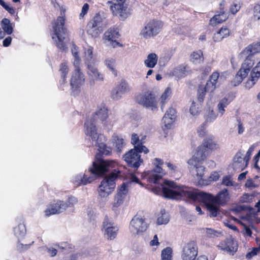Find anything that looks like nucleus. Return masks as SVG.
<instances>
[{"label": "nucleus", "instance_id": "1", "mask_svg": "<svg viewBox=\"0 0 260 260\" xmlns=\"http://www.w3.org/2000/svg\"><path fill=\"white\" fill-rule=\"evenodd\" d=\"M98 152L95 155V160L92 162V167L86 170L83 175L79 174L76 176L74 183L77 185H85L91 183L98 177H103L110 168L115 166V162L113 160H104L101 158L103 155H109L112 149L103 143H98Z\"/></svg>", "mask_w": 260, "mask_h": 260}, {"label": "nucleus", "instance_id": "2", "mask_svg": "<svg viewBox=\"0 0 260 260\" xmlns=\"http://www.w3.org/2000/svg\"><path fill=\"white\" fill-rule=\"evenodd\" d=\"M65 23V16H58L56 19L52 22V28L50 32L56 46L62 51L67 48L66 43L69 40V32Z\"/></svg>", "mask_w": 260, "mask_h": 260}, {"label": "nucleus", "instance_id": "3", "mask_svg": "<svg viewBox=\"0 0 260 260\" xmlns=\"http://www.w3.org/2000/svg\"><path fill=\"white\" fill-rule=\"evenodd\" d=\"M164 184L166 186H162V192L166 198L178 200L185 198L192 200L195 197L196 191L188 190L186 186L178 185L173 181L165 180Z\"/></svg>", "mask_w": 260, "mask_h": 260}, {"label": "nucleus", "instance_id": "4", "mask_svg": "<svg viewBox=\"0 0 260 260\" xmlns=\"http://www.w3.org/2000/svg\"><path fill=\"white\" fill-rule=\"evenodd\" d=\"M108 117V109L106 105L102 103L99 110L93 114L90 120L85 121L84 123L85 134L90 137L92 141H97L99 135L95 125V122L99 119L104 125H106Z\"/></svg>", "mask_w": 260, "mask_h": 260}, {"label": "nucleus", "instance_id": "5", "mask_svg": "<svg viewBox=\"0 0 260 260\" xmlns=\"http://www.w3.org/2000/svg\"><path fill=\"white\" fill-rule=\"evenodd\" d=\"M219 148L217 141L212 135H210L204 138L201 144L197 148L194 157L200 160H206L211 153Z\"/></svg>", "mask_w": 260, "mask_h": 260}, {"label": "nucleus", "instance_id": "6", "mask_svg": "<svg viewBox=\"0 0 260 260\" xmlns=\"http://www.w3.org/2000/svg\"><path fill=\"white\" fill-rule=\"evenodd\" d=\"M149 150L142 144V143L134 146V148L130 150L123 155L124 160L128 166L135 169L138 168L143 160L141 158L140 153L144 152L147 153Z\"/></svg>", "mask_w": 260, "mask_h": 260}, {"label": "nucleus", "instance_id": "7", "mask_svg": "<svg viewBox=\"0 0 260 260\" xmlns=\"http://www.w3.org/2000/svg\"><path fill=\"white\" fill-rule=\"evenodd\" d=\"M120 172L114 170L101 181L98 188L99 196L102 198L107 197L115 187V180Z\"/></svg>", "mask_w": 260, "mask_h": 260}, {"label": "nucleus", "instance_id": "8", "mask_svg": "<svg viewBox=\"0 0 260 260\" xmlns=\"http://www.w3.org/2000/svg\"><path fill=\"white\" fill-rule=\"evenodd\" d=\"M164 23L160 20L153 19L146 23L141 31L140 35L145 39H149L157 36L161 31Z\"/></svg>", "mask_w": 260, "mask_h": 260}, {"label": "nucleus", "instance_id": "9", "mask_svg": "<svg viewBox=\"0 0 260 260\" xmlns=\"http://www.w3.org/2000/svg\"><path fill=\"white\" fill-rule=\"evenodd\" d=\"M192 201L204 203L211 217H217L219 214V207L216 203L206 199V192L196 191Z\"/></svg>", "mask_w": 260, "mask_h": 260}, {"label": "nucleus", "instance_id": "10", "mask_svg": "<svg viewBox=\"0 0 260 260\" xmlns=\"http://www.w3.org/2000/svg\"><path fill=\"white\" fill-rule=\"evenodd\" d=\"M70 79L71 89L73 94L75 95L80 93L81 87L85 82V77L81 72L80 67H74Z\"/></svg>", "mask_w": 260, "mask_h": 260}, {"label": "nucleus", "instance_id": "11", "mask_svg": "<svg viewBox=\"0 0 260 260\" xmlns=\"http://www.w3.org/2000/svg\"><path fill=\"white\" fill-rule=\"evenodd\" d=\"M126 0H117L118 3H114L112 1H108L107 4L110 5V9L114 16H118L119 20L123 21L129 15L127 7L125 6L124 3Z\"/></svg>", "mask_w": 260, "mask_h": 260}, {"label": "nucleus", "instance_id": "12", "mask_svg": "<svg viewBox=\"0 0 260 260\" xmlns=\"http://www.w3.org/2000/svg\"><path fill=\"white\" fill-rule=\"evenodd\" d=\"M103 18L100 13H96L92 19L87 23V34L93 38H97L102 31Z\"/></svg>", "mask_w": 260, "mask_h": 260}, {"label": "nucleus", "instance_id": "13", "mask_svg": "<svg viewBox=\"0 0 260 260\" xmlns=\"http://www.w3.org/2000/svg\"><path fill=\"white\" fill-rule=\"evenodd\" d=\"M148 224L145 221V218L137 213L131 221L129 230L132 233L139 234L146 231Z\"/></svg>", "mask_w": 260, "mask_h": 260}, {"label": "nucleus", "instance_id": "14", "mask_svg": "<svg viewBox=\"0 0 260 260\" xmlns=\"http://www.w3.org/2000/svg\"><path fill=\"white\" fill-rule=\"evenodd\" d=\"M139 103L152 111L158 109L157 101L153 91H147L140 95Z\"/></svg>", "mask_w": 260, "mask_h": 260}, {"label": "nucleus", "instance_id": "15", "mask_svg": "<svg viewBox=\"0 0 260 260\" xmlns=\"http://www.w3.org/2000/svg\"><path fill=\"white\" fill-rule=\"evenodd\" d=\"M198 253V248L194 241H190L184 246L181 257L183 260H195Z\"/></svg>", "mask_w": 260, "mask_h": 260}, {"label": "nucleus", "instance_id": "16", "mask_svg": "<svg viewBox=\"0 0 260 260\" xmlns=\"http://www.w3.org/2000/svg\"><path fill=\"white\" fill-rule=\"evenodd\" d=\"M120 36V35L117 28L110 27L104 33L103 39L109 42L110 45L115 48L122 46V45L117 41Z\"/></svg>", "mask_w": 260, "mask_h": 260}, {"label": "nucleus", "instance_id": "17", "mask_svg": "<svg viewBox=\"0 0 260 260\" xmlns=\"http://www.w3.org/2000/svg\"><path fill=\"white\" fill-rule=\"evenodd\" d=\"M68 204L64 201L57 200L55 203L50 204L45 210V213L46 216L58 214L66 210L68 208Z\"/></svg>", "mask_w": 260, "mask_h": 260}, {"label": "nucleus", "instance_id": "18", "mask_svg": "<svg viewBox=\"0 0 260 260\" xmlns=\"http://www.w3.org/2000/svg\"><path fill=\"white\" fill-rule=\"evenodd\" d=\"M131 88L128 83L124 79H122L116 87L112 90L111 98L115 100H119L123 94L129 92Z\"/></svg>", "mask_w": 260, "mask_h": 260}, {"label": "nucleus", "instance_id": "19", "mask_svg": "<svg viewBox=\"0 0 260 260\" xmlns=\"http://www.w3.org/2000/svg\"><path fill=\"white\" fill-rule=\"evenodd\" d=\"M206 200L209 201H214L217 205H224L229 199L228 189L224 188L219 192L216 196L210 193H206Z\"/></svg>", "mask_w": 260, "mask_h": 260}, {"label": "nucleus", "instance_id": "20", "mask_svg": "<svg viewBox=\"0 0 260 260\" xmlns=\"http://www.w3.org/2000/svg\"><path fill=\"white\" fill-rule=\"evenodd\" d=\"M176 110L173 107H170L166 111L162 119L164 129L171 128L176 118Z\"/></svg>", "mask_w": 260, "mask_h": 260}, {"label": "nucleus", "instance_id": "21", "mask_svg": "<svg viewBox=\"0 0 260 260\" xmlns=\"http://www.w3.org/2000/svg\"><path fill=\"white\" fill-rule=\"evenodd\" d=\"M260 77V60L257 63L256 65L252 69L250 79L245 83V87L247 88L252 87L258 81Z\"/></svg>", "mask_w": 260, "mask_h": 260}, {"label": "nucleus", "instance_id": "22", "mask_svg": "<svg viewBox=\"0 0 260 260\" xmlns=\"http://www.w3.org/2000/svg\"><path fill=\"white\" fill-rule=\"evenodd\" d=\"M218 247L221 250L232 253L236 252L238 249L237 243L232 238H226L222 241Z\"/></svg>", "mask_w": 260, "mask_h": 260}, {"label": "nucleus", "instance_id": "23", "mask_svg": "<svg viewBox=\"0 0 260 260\" xmlns=\"http://www.w3.org/2000/svg\"><path fill=\"white\" fill-rule=\"evenodd\" d=\"M205 160H200L198 157H194V154L190 158L187 163L190 165L193 166L196 168L197 171V175L200 178L202 179L204 174L205 168L202 166V164Z\"/></svg>", "mask_w": 260, "mask_h": 260}, {"label": "nucleus", "instance_id": "24", "mask_svg": "<svg viewBox=\"0 0 260 260\" xmlns=\"http://www.w3.org/2000/svg\"><path fill=\"white\" fill-rule=\"evenodd\" d=\"M103 227L105 229V235L107 236L108 239L113 240L116 238L118 228L113 226V223L108 222L107 217L103 222Z\"/></svg>", "mask_w": 260, "mask_h": 260}, {"label": "nucleus", "instance_id": "25", "mask_svg": "<svg viewBox=\"0 0 260 260\" xmlns=\"http://www.w3.org/2000/svg\"><path fill=\"white\" fill-rule=\"evenodd\" d=\"M219 78V73L218 71L213 72L210 76L206 84V88L210 92H213L216 88Z\"/></svg>", "mask_w": 260, "mask_h": 260}, {"label": "nucleus", "instance_id": "26", "mask_svg": "<svg viewBox=\"0 0 260 260\" xmlns=\"http://www.w3.org/2000/svg\"><path fill=\"white\" fill-rule=\"evenodd\" d=\"M247 56L244 59L242 64L241 70H242L244 73V75L248 74L251 68L254 64L255 57L252 54L248 53Z\"/></svg>", "mask_w": 260, "mask_h": 260}, {"label": "nucleus", "instance_id": "27", "mask_svg": "<svg viewBox=\"0 0 260 260\" xmlns=\"http://www.w3.org/2000/svg\"><path fill=\"white\" fill-rule=\"evenodd\" d=\"M231 31L226 25L222 26L216 32L214 33L213 39L214 42H220L223 39L230 36Z\"/></svg>", "mask_w": 260, "mask_h": 260}, {"label": "nucleus", "instance_id": "28", "mask_svg": "<svg viewBox=\"0 0 260 260\" xmlns=\"http://www.w3.org/2000/svg\"><path fill=\"white\" fill-rule=\"evenodd\" d=\"M234 96L232 94H228L223 99H222L218 104V110L221 115H223L224 113V108H226L228 105L234 100Z\"/></svg>", "mask_w": 260, "mask_h": 260}, {"label": "nucleus", "instance_id": "29", "mask_svg": "<svg viewBox=\"0 0 260 260\" xmlns=\"http://www.w3.org/2000/svg\"><path fill=\"white\" fill-rule=\"evenodd\" d=\"M229 13L224 12H217L210 20V25H215L216 24L221 23L225 21L229 18Z\"/></svg>", "mask_w": 260, "mask_h": 260}, {"label": "nucleus", "instance_id": "30", "mask_svg": "<svg viewBox=\"0 0 260 260\" xmlns=\"http://www.w3.org/2000/svg\"><path fill=\"white\" fill-rule=\"evenodd\" d=\"M242 154L240 151L237 152L234 158L235 167H238L242 170L244 169L248 165V162L246 161L245 157H242Z\"/></svg>", "mask_w": 260, "mask_h": 260}, {"label": "nucleus", "instance_id": "31", "mask_svg": "<svg viewBox=\"0 0 260 260\" xmlns=\"http://www.w3.org/2000/svg\"><path fill=\"white\" fill-rule=\"evenodd\" d=\"M260 52V42L253 43L248 45L241 52V54L247 55L248 53L252 54L254 55L255 54Z\"/></svg>", "mask_w": 260, "mask_h": 260}, {"label": "nucleus", "instance_id": "32", "mask_svg": "<svg viewBox=\"0 0 260 260\" xmlns=\"http://www.w3.org/2000/svg\"><path fill=\"white\" fill-rule=\"evenodd\" d=\"M92 64L88 63L86 64L88 70V75L94 78L96 80H103L104 79L103 75L98 71L97 68Z\"/></svg>", "mask_w": 260, "mask_h": 260}, {"label": "nucleus", "instance_id": "33", "mask_svg": "<svg viewBox=\"0 0 260 260\" xmlns=\"http://www.w3.org/2000/svg\"><path fill=\"white\" fill-rule=\"evenodd\" d=\"M190 60L194 64L203 63L204 60L203 52L199 50L192 52L190 55Z\"/></svg>", "mask_w": 260, "mask_h": 260}, {"label": "nucleus", "instance_id": "34", "mask_svg": "<svg viewBox=\"0 0 260 260\" xmlns=\"http://www.w3.org/2000/svg\"><path fill=\"white\" fill-rule=\"evenodd\" d=\"M172 96V90L169 87L166 88L164 92L162 93L160 100V108L162 110L165 107L166 104L168 102Z\"/></svg>", "mask_w": 260, "mask_h": 260}, {"label": "nucleus", "instance_id": "35", "mask_svg": "<svg viewBox=\"0 0 260 260\" xmlns=\"http://www.w3.org/2000/svg\"><path fill=\"white\" fill-rule=\"evenodd\" d=\"M244 74L243 71L240 69L233 79L231 81V85L233 86H237L239 85L248 75L247 74L244 75Z\"/></svg>", "mask_w": 260, "mask_h": 260}, {"label": "nucleus", "instance_id": "36", "mask_svg": "<svg viewBox=\"0 0 260 260\" xmlns=\"http://www.w3.org/2000/svg\"><path fill=\"white\" fill-rule=\"evenodd\" d=\"M158 57L154 53H151L148 54L147 59L144 61L145 65L149 68H154L157 64Z\"/></svg>", "mask_w": 260, "mask_h": 260}, {"label": "nucleus", "instance_id": "37", "mask_svg": "<svg viewBox=\"0 0 260 260\" xmlns=\"http://www.w3.org/2000/svg\"><path fill=\"white\" fill-rule=\"evenodd\" d=\"M69 69L68 66L66 62L61 63L60 65L59 71L61 74L62 80L60 81V85H62L66 83L67 76L68 74Z\"/></svg>", "mask_w": 260, "mask_h": 260}, {"label": "nucleus", "instance_id": "38", "mask_svg": "<svg viewBox=\"0 0 260 260\" xmlns=\"http://www.w3.org/2000/svg\"><path fill=\"white\" fill-rule=\"evenodd\" d=\"M1 26L4 32L8 35H11L13 30L12 23L8 18H4L1 22Z\"/></svg>", "mask_w": 260, "mask_h": 260}, {"label": "nucleus", "instance_id": "39", "mask_svg": "<svg viewBox=\"0 0 260 260\" xmlns=\"http://www.w3.org/2000/svg\"><path fill=\"white\" fill-rule=\"evenodd\" d=\"M189 67L187 64H182L175 69L174 73L176 75L180 78L184 77L186 75Z\"/></svg>", "mask_w": 260, "mask_h": 260}, {"label": "nucleus", "instance_id": "40", "mask_svg": "<svg viewBox=\"0 0 260 260\" xmlns=\"http://www.w3.org/2000/svg\"><path fill=\"white\" fill-rule=\"evenodd\" d=\"M154 170L152 171H148L146 172L147 176V180L150 183H156L161 178L162 174H155Z\"/></svg>", "mask_w": 260, "mask_h": 260}, {"label": "nucleus", "instance_id": "41", "mask_svg": "<svg viewBox=\"0 0 260 260\" xmlns=\"http://www.w3.org/2000/svg\"><path fill=\"white\" fill-rule=\"evenodd\" d=\"M113 140L114 141L117 152L120 153L124 145L123 139L120 138L117 135H113Z\"/></svg>", "mask_w": 260, "mask_h": 260}, {"label": "nucleus", "instance_id": "42", "mask_svg": "<svg viewBox=\"0 0 260 260\" xmlns=\"http://www.w3.org/2000/svg\"><path fill=\"white\" fill-rule=\"evenodd\" d=\"M84 61L86 64L88 63H93L94 59L93 58V48L89 47L86 49L85 52Z\"/></svg>", "mask_w": 260, "mask_h": 260}, {"label": "nucleus", "instance_id": "43", "mask_svg": "<svg viewBox=\"0 0 260 260\" xmlns=\"http://www.w3.org/2000/svg\"><path fill=\"white\" fill-rule=\"evenodd\" d=\"M26 232L25 225L23 223H19L14 229V234L18 237L24 236L26 234Z\"/></svg>", "mask_w": 260, "mask_h": 260}, {"label": "nucleus", "instance_id": "44", "mask_svg": "<svg viewBox=\"0 0 260 260\" xmlns=\"http://www.w3.org/2000/svg\"><path fill=\"white\" fill-rule=\"evenodd\" d=\"M210 92L206 88V85L205 86L203 85L199 86L198 90V100L200 102L202 103L204 101L206 92Z\"/></svg>", "mask_w": 260, "mask_h": 260}, {"label": "nucleus", "instance_id": "45", "mask_svg": "<svg viewBox=\"0 0 260 260\" xmlns=\"http://www.w3.org/2000/svg\"><path fill=\"white\" fill-rule=\"evenodd\" d=\"M107 67L112 72L115 76H117V72L115 69V60L113 58L107 59L105 61Z\"/></svg>", "mask_w": 260, "mask_h": 260}, {"label": "nucleus", "instance_id": "46", "mask_svg": "<svg viewBox=\"0 0 260 260\" xmlns=\"http://www.w3.org/2000/svg\"><path fill=\"white\" fill-rule=\"evenodd\" d=\"M131 187V182H123L120 186L117 194L125 197L128 191V188Z\"/></svg>", "mask_w": 260, "mask_h": 260}, {"label": "nucleus", "instance_id": "47", "mask_svg": "<svg viewBox=\"0 0 260 260\" xmlns=\"http://www.w3.org/2000/svg\"><path fill=\"white\" fill-rule=\"evenodd\" d=\"M161 260H172V249L168 247L164 249L161 253Z\"/></svg>", "mask_w": 260, "mask_h": 260}, {"label": "nucleus", "instance_id": "48", "mask_svg": "<svg viewBox=\"0 0 260 260\" xmlns=\"http://www.w3.org/2000/svg\"><path fill=\"white\" fill-rule=\"evenodd\" d=\"M125 198V197L117 193L113 203V209L115 210L116 208L121 205L123 203Z\"/></svg>", "mask_w": 260, "mask_h": 260}, {"label": "nucleus", "instance_id": "49", "mask_svg": "<svg viewBox=\"0 0 260 260\" xmlns=\"http://www.w3.org/2000/svg\"><path fill=\"white\" fill-rule=\"evenodd\" d=\"M155 161L156 164V166L154 168V172H157V173L159 174H161L162 175H164L165 173H163V170L160 166L164 164L163 161L159 158H155Z\"/></svg>", "mask_w": 260, "mask_h": 260}, {"label": "nucleus", "instance_id": "50", "mask_svg": "<svg viewBox=\"0 0 260 260\" xmlns=\"http://www.w3.org/2000/svg\"><path fill=\"white\" fill-rule=\"evenodd\" d=\"M260 252V247H253L249 251L246 255V257L247 259H250L254 256Z\"/></svg>", "mask_w": 260, "mask_h": 260}, {"label": "nucleus", "instance_id": "51", "mask_svg": "<svg viewBox=\"0 0 260 260\" xmlns=\"http://www.w3.org/2000/svg\"><path fill=\"white\" fill-rule=\"evenodd\" d=\"M217 116V114L213 110H209L206 118L205 123L211 122L214 121Z\"/></svg>", "mask_w": 260, "mask_h": 260}, {"label": "nucleus", "instance_id": "52", "mask_svg": "<svg viewBox=\"0 0 260 260\" xmlns=\"http://www.w3.org/2000/svg\"><path fill=\"white\" fill-rule=\"evenodd\" d=\"M74 59L73 62L74 67H80L81 64V59L80 57L79 52H74L72 54Z\"/></svg>", "mask_w": 260, "mask_h": 260}, {"label": "nucleus", "instance_id": "53", "mask_svg": "<svg viewBox=\"0 0 260 260\" xmlns=\"http://www.w3.org/2000/svg\"><path fill=\"white\" fill-rule=\"evenodd\" d=\"M169 221L168 215L165 213H162L161 215L158 217L157 222L158 224H167Z\"/></svg>", "mask_w": 260, "mask_h": 260}, {"label": "nucleus", "instance_id": "54", "mask_svg": "<svg viewBox=\"0 0 260 260\" xmlns=\"http://www.w3.org/2000/svg\"><path fill=\"white\" fill-rule=\"evenodd\" d=\"M220 232H218L217 231H215L212 229H206V234L207 236L209 238H214L216 237H218L219 234H220Z\"/></svg>", "mask_w": 260, "mask_h": 260}, {"label": "nucleus", "instance_id": "55", "mask_svg": "<svg viewBox=\"0 0 260 260\" xmlns=\"http://www.w3.org/2000/svg\"><path fill=\"white\" fill-rule=\"evenodd\" d=\"M206 124L207 123H205V122L198 129L197 132L199 137L203 138L206 136L207 134V131L206 130L205 126L206 125Z\"/></svg>", "mask_w": 260, "mask_h": 260}, {"label": "nucleus", "instance_id": "56", "mask_svg": "<svg viewBox=\"0 0 260 260\" xmlns=\"http://www.w3.org/2000/svg\"><path fill=\"white\" fill-rule=\"evenodd\" d=\"M253 18L255 20L260 19V5L256 4L253 7Z\"/></svg>", "mask_w": 260, "mask_h": 260}, {"label": "nucleus", "instance_id": "57", "mask_svg": "<svg viewBox=\"0 0 260 260\" xmlns=\"http://www.w3.org/2000/svg\"><path fill=\"white\" fill-rule=\"evenodd\" d=\"M126 182H131V186H132L133 183L139 184L141 186H143L142 183L140 181L139 179L134 174H132L131 175L129 180Z\"/></svg>", "mask_w": 260, "mask_h": 260}, {"label": "nucleus", "instance_id": "58", "mask_svg": "<svg viewBox=\"0 0 260 260\" xmlns=\"http://www.w3.org/2000/svg\"><path fill=\"white\" fill-rule=\"evenodd\" d=\"M141 143H142V144L143 145V142L140 141L138 135L136 134H133L131 138V143L134 145V146H136Z\"/></svg>", "mask_w": 260, "mask_h": 260}, {"label": "nucleus", "instance_id": "59", "mask_svg": "<svg viewBox=\"0 0 260 260\" xmlns=\"http://www.w3.org/2000/svg\"><path fill=\"white\" fill-rule=\"evenodd\" d=\"M222 184L227 186H233V183L232 181L231 177L230 176H225L223 177L222 180Z\"/></svg>", "mask_w": 260, "mask_h": 260}, {"label": "nucleus", "instance_id": "60", "mask_svg": "<svg viewBox=\"0 0 260 260\" xmlns=\"http://www.w3.org/2000/svg\"><path fill=\"white\" fill-rule=\"evenodd\" d=\"M190 114L193 116L197 115L200 113L199 108L196 107V103L193 101L189 109Z\"/></svg>", "mask_w": 260, "mask_h": 260}, {"label": "nucleus", "instance_id": "61", "mask_svg": "<svg viewBox=\"0 0 260 260\" xmlns=\"http://www.w3.org/2000/svg\"><path fill=\"white\" fill-rule=\"evenodd\" d=\"M240 6L237 4H233L230 7V11L233 15L236 14L240 9Z\"/></svg>", "mask_w": 260, "mask_h": 260}, {"label": "nucleus", "instance_id": "62", "mask_svg": "<svg viewBox=\"0 0 260 260\" xmlns=\"http://www.w3.org/2000/svg\"><path fill=\"white\" fill-rule=\"evenodd\" d=\"M89 5L87 3H85L82 7L81 12L80 14V17L83 18L87 13L89 10Z\"/></svg>", "mask_w": 260, "mask_h": 260}, {"label": "nucleus", "instance_id": "63", "mask_svg": "<svg viewBox=\"0 0 260 260\" xmlns=\"http://www.w3.org/2000/svg\"><path fill=\"white\" fill-rule=\"evenodd\" d=\"M226 4V3L225 1H224V0L222 1L219 4V11L218 12H224L225 13H229L227 11V9L225 7Z\"/></svg>", "mask_w": 260, "mask_h": 260}, {"label": "nucleus", "instance_id": "64", "mask_svg": "<svg viewBox=\"0 0 260 260\" xmlns=\"http://www.w3.org/2000/svg\"><path fill=\"white\" fill-rule=\"evenodd\" d=\"M68 202L69 203V204H68V206H70L71 205L73 206L74 204L77 203L78 200L76 198L73 196H70L68 198Z\"/></svg>", "mask_w": 260, "mask_h": 260}]
</instances>
